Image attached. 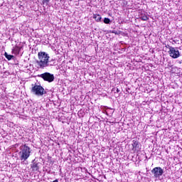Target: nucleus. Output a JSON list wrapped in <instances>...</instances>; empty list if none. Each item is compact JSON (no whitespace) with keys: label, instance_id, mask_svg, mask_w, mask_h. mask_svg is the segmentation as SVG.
Instances as JSON below:
<instances>
[{"label":"nucleus","instance_id":"1","mask_svg":"<svg viewBox=\"0 0 182 182\" xmlns=\"http://www.w3.org/2000/svg\"><path fill=\"white\" fill-rule=\"evenodd\" d=\"M38 59L36 61L38 69H45L49 66V55L45 52L38 53Z\"/></svg>","mask_w":182,"mask_h":182},{"label":"nucleus","instance_id":"2","mask_svg":"<svg viewBox=\"0 0 182 182\" xmlns=\"http://www.w3.org/2000/svg\"><path fill=\"white\" fill-rule=\"evenodd\" d=\"M31 150L26 144L20 146V151L18 153L20 160L21 161H26L31 157Z\"/></svg>","mask_w":182,"mask_h":182},{"label":"nucleus","instance_id":"3","mask_svg":"<svg viewBox=\"0 0 182 182\" xmlns=\"http://www.w3.org/2000/svg\"><path fill=\"white\" fill-rule=\"evenodd\" d=\"M31 91V93H33V95H35L36 96H42L43 95H45V93H46L43 87H42L41 85H38L36 84L32 85Z\"/></svg>","mask_w":182,"mask_h":182},{"label":"nucleus","instance_id":"4","mask_svg":"<svg viewBox=\"0 0 182 182\" xmlns=\"http://www.w3.org/2000/svg\"><path fill=\"white\" fill-rule=\"evenodd\" d=\"M168 53L169 56L173 59H178V58H180V51L177 47H169Z\"/></svg>","mask_w":182,"mask_h":182},{"label":"nucleus","instance_id":"5","mask_svg":"<svg viewBox=\"0 0 182 182\" xmlns=\"http://www.w3.org/2000/svg\"><path fill=\"white\" fill-rule=\"evenodd\" d=\"M43 80L46 82H48V83H51L55 80V75L53 74H50V73H44L39 75Z\"/></svg>","mask_w":182,"mask_h":182},{"label":"nucleus","instance_id":"6","mask_svg":"<svg viewBox=\"0 0 182 182\" xmlns=\"http://www.w3.org/2000/svg\"><path fill=\"white\" fill-rule=\"evenodd\" d=\"M151 173L154 174V177L159 178L160 176H163L164 170L161 167H155L151 170Z\"/></svg>","mask_w":182,"mask_h":182},{"label":"nucleus","instance_id":"7","mask_svg":"<svg viewBox=\"0 0 182 182\" xmlns=\"http://www.w3.org/2000/svg\"><path fill=\"white\" fill-rule=\"evenodd\" d=\"M33 164H31V168L33 171H38L39 170V166H38V163L36 162H32Z\"/></svg>","mask_w":182,"mask_h":182},{"label":"nucleus","instance_id":"8","mask_svg":"<svg viewBox=\"0 0 182 182\" xmlns=\"http://www.w3.org/2000/svg\"><path fill=\"white\" fill-rule=\"evenodd\" d=\"M132 146L134 149H139L140 147V144L137 141H133Z\"/></svg>","mask_w":182,"mask_h":182},{"label":"nucleus","instance_id":"9","mask_svg":"<svg viewBox=\"0 0 182 182\" xmlns=\"http://www.w3.org/2000/svg\"><path fill=\"white\" fill-rule=\"evenodd\" d=\"M93 18L97 22H100V21H102V16L99 14H95Z\"/></svg>","mask_w":182,"mask_h":182},{"label":"nucleus","instance_id":"10","mask_svg":"<svg viewBox=\"0 0 182 182\" xmlns=\"http://www.w3.org/2000/svg\"><path fill=\"white\" fill-rule=\"evenodd\" d=\"M19 52H21V48L19 47H15L13 49V53H15V55L19 54Z\"/></svg>","mask_w":182,"mask_h":182},{"label":"nucleus","instance_id":"11","mask_svg":"<svg viewBox=\"0 0 182 182\" xmlns=\"http://www.w3.org/2000/svg\"><path fill=\"white\" fill-rule=\"evenodd\" d=\"M139 18H140V19H141V21H148L149 20V17L146 14L141 15Z\"/></svg>","mask_w":182,"mask_h":182},{"label":"nucleus","instance_id":"12","mask_svg":"<svg viewBox=\"0 0 182 182\" xmlns=\"http://www.w3.org/2000/svg\"><path fill=\"white\" fill-rule=\"evenodd\" d=\"M4 56L8 59V60H11V59L14 58V55H9L8 53H5Z\"/></svg>","mask_w":182,"mask_h":182},{"label":"nucleus","instance_id":"13","mask_svg":"<svg viewBox=\"0 0 182 182\" xmlns=\"http://www.w3.org/2000/svg\"><path fill=\"white\" fill-rule=\"evenodd\" d=\"M50 0H42V4L45 5V6H48Z\"/></svg>","mask_w":182,"mask_h":182},{"label":"nucleus","instance_id":"14","mask_svg":"<svg viewBox=\"0 0 182 182\" xmlns=\"http://www.w3.org/2000/svg\"><path fill=\"white\" fill-rule=\"evenodd\" d=\"M104 23H107V24L110 23V18H104Z\"/></svg>","mask_w":182,"mask_h":182},{"label":"nucleus","instance_id":"15","mask_svg":"<svg viewBox=\"0 0 182 182\" xmlns=\"http://www.w3.org/2000/svg\"><path fill=\"white\" fill-rule=\"evenodd\" d=\"M166 48H168V49L170 50V48H173V47L167 45V46H166Z\"/></svg>","mask_w":182,"mask_h":182},{"label":"nucleus","instance_id":"16","mask_svg":"<svg viewBox=\"0 0 182 182\" xmlns=\"http://www.w3.org/2000/svg\"><path fill=\"white\" fill-rule=\"evenodd\" d=\"M120 92V90H119V88H117V93H119Z\"/></svg>","mask_w":182,"mask_h":182},{"label":"nucleus","instance_id":"17","mask_svg":"<svg viewBox=\"0 0 182 182\" xmlns=\"http://www.w3.org/2000/svg\"><path fill=\"white\" fill-rule=\"evenodd\" d=\"M50 66H53V64H50Z\"/></svg>","mask_w":182,"mask_h":182},{"label":"nucleus","instance_id":"18","mask_svg":"<svg viewBox=\"0 0 182 182\" xmlns=\"http://www.w3.org/2000/svg\"><path fill=\"white\" fill-rule=\"evenodd\" d=\"M112 33H114V31H112Z\"/></svg>","mask_w":182,"mask_h":182}]
</instances>
